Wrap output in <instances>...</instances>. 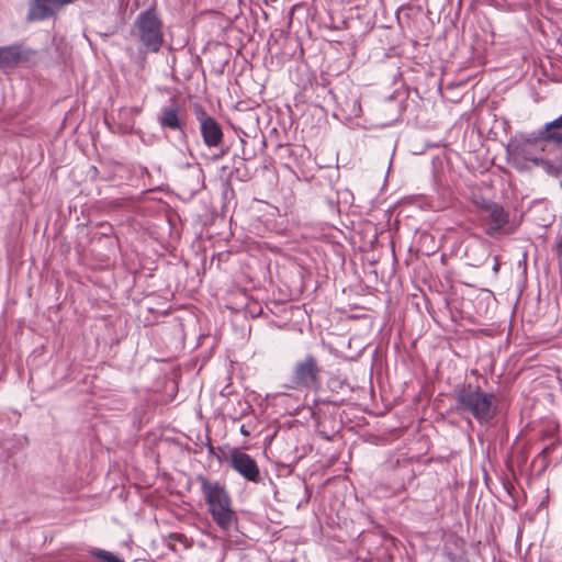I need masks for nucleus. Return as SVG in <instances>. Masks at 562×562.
<instances>
[{"label":"nucleus","instance_id":"obj_1","mask_svg":"<svg viewBox=\"0 0 562 562\" xmlns=\"http://www.w3.org/2000/svg\"><path fill=\"white\" fill-rule=\"evenodd\" d=\"M559 139L554 134L546 135L541 128L517 133L508 143L507 153L515 159L541 166L548 175L558 177L562 173V155L554 142Z\"/></svg>","mask_w":562,"mask_h":562},{"label":"nucleus","instance_id":"obj_2","mask_svg":"<svg viewBox=\"0 0 562 562\" xmlns=\"http://www.w3.org/2000/svg\"><path fill=\"white\" fill-rule=\"evenodd\" d=\"M131 35L139 43L136 52L131 47L126 54L140 68L145 67L147 54H157L165 44L164 22L155 5L140 11L131 27Z\"/></svg>","mask_w":562,"mask_h":562},{"label":"nucleus","instance_id":"obj_3","mask_svg":"<svg viewBox=\"0 0 562 562\" xmlns=\"http://www.w3.org/2000/svg\"><path fill=\"white\" fill-rule=\"evenodd\" d=\"M498 408L494 393L485 392L479 385L462 384L454 391V411L460 415H470L479 424L491 423Z\"/></svg>","mask_w":562,"mask_h":562},{"label":"nucleus","instance_id":"obj_4","mask_svg":"<svg viewBox=\"0 0 562 562\" xmlns=\"http://www.w3.org/2000/svg\"><path fill=\"white\" fill-rule=\"evenodd\" d=\"M474 204L480 211L483 221L488 225L486 234L493 236L509 223V214L504 207L485 198H476Z\"/></svg>","mask_w":562,"mask_h":562},{"label":"nucleus","instance_id":"obj_5","mask_svg":"<svg viewBox=\"0 0 562 562\" xmlns=\"http://www.w3.org/2000/svg\"><path fill=\"white\" fill-rule=\"evenodd\" d=\"M156 120L162 131L178 132L180 139L187 142V112L176 101L164 105L157 113Z\"/></svg>","mask_w":562,"mask_h":562},{"label":"nucleus","instance_id":"obj_6","mask_svg":"<svg viewBox=\"0 0 562 562\" xmlns=\"http://www.w3.org/2000/svg\"><path fill=\"white\" fill-rule=\"evenodd\" d=\"M194 113L196 121L199 122L203 144L207 148L222 147L224 144V133L216 119L206 113L202 106H196Z\"/></svg>","mask_w":562,"mask_h":562},{"label":"nucleus","instance_id":"obj_7","mask_svg":"<svg viewBox=\"0 0 562 562\" xmlns=\"http://www.w3.org/2000/svg\"><path fill=\"white\" fill-rule=\"evenodd\" d=\"M76 0H29L25 21L27 23L42 22L56 18L67 5Z\"/></svg>","mask_w":562,"mask_h":562},{"label":"nucleus","instance_id":"obj_8","mask_svg":"<svg viewBox=\"0 0 562 562\" xmlns=\"http://www.w3.org/2000/svg\"><path fill=\"white\" fill-rule=\"evenodd\" d=\"M229 465L245 480L254 483L260 481V471L257 462L248 453L233 449L231 451Z\"/></svg>","mask_w":562,"mask_h":562},{"label":"nucleus","instance_id":"obj_9","mask_svg":"<svg viewBox=\"0 0 562 562\" xmlns=\"http://www.w3.org/2000/svg\"><path fill=\"white\" fill-rule=\"evenodd\" d=\"M196 481L201 485V492L207 508L232 501L225 486L218 481H212L204 475H198Z\"/></svg>","mask_w":562,"mask_h":562},{"label":"nucleus","instance_id":"obj_10","mask_svg":"<svg viewBox=\"0 0 562 562\" xmlns=\"http://www.w3.org/2000/svg\"><path fill=\"white\" fill-rule=\"evenodd\" d=\"M316 381V361L313 355H307L299 361L293 370L292 382L295 386H308Z\"/></svg>","mask_w":562,"mask_h":562},{"label":"nucleus","instance_id":"obj_11","mask_svg":"<svg viewBox=\"0 0 562 562\" xmlns=\"http://www.w3.org/2000/svg\"><path fill=\"white\" fill-rule=\"evenodd\" d=\"M207 510L213 521L223 532H229L236 527L237 516L232 507V501L207 508Z\"/></svg>","mask_w":562,"mask_h":562},{"label":"nucleus","instance_id":"obj_12","mask_svg":"<svg viewBox=\"0 0 562 562\" xmlns=\"http://www.w3.org/2000/svg\"><path fill=\"white\" fill-rule=\"evenodd\" d=\"M22 59V47L19 44L0 46V69L16 67Z\"/></svg>","mask_w":562,"mask_h":562},{"label":"nucleus","instance_id":"obj_13","mask_svg":"<svg viewBox=\"0 0 562 562\" xmlns=\"http://www.w3.org/2000/svg\"><path fill=\"white\" fill-rule=\"evenodd\" d=\"M562 128V114L557 117L555 120L546 123L541 130L542 132L548 134H554L560 139L555 140L554 143L558 145L559 154L562 155V132L560 131Z\"/></svg>","mask_w":562,"mask_h":562},{"label":"nucleus","instance_id":"obj_14","mask_svg":"<svg viewBox=\"0 0 562 562\" xmlns=\"http://www.w3.org/2000/svg\"><path fill=\"white\" fill-rule=\"evenodd\" d=\"M89 553L91 557H93L98 560H101L103 562H124L122 559L116 557L114 553L103 550V549L92 548L89 551Z\"/></svg>","mask_w":562,"mask_h":562},{"label":"nucleus","instance_id":"obj_15","mask_svg":"<svg viewBox=\"0 0 562 562\" xmlns=\"http://www.w3.org/2000/svg\"><path fill=\"white\" fill-rule=\"evenodd\" d=\"M443 554L449 560V562H469L467 552L452 550L450 544H445Z\"/></svg>","mask_w":562,"mask_h":562},{"label":"nucleus","instance_id":"obj_16","mask_svg":"<svg viewBox=\"0 0 562 562\" xmlns=\"http://www.w3.org/2000/svg\"><path fill=\"white\" fill-rule=\"evenodd\" d=\"M446 544H450V548H452V550H457L459 552H467L465 541L461 537H458L456 535L450 536Z\"/></svg>","mask_w":562,"mask_h":562},{"label":"nucleus","instance_id":"obj_17","mask_svg":"<svg viewBox=\"0 0 562 562\" xmlns=\"http://www.w3.org/2000/svg\"><path fill=\"white\" fill-rule=\"evenodd\" d=\"M239 431L245 437H249L251 435V429L247 425H241L240 428H239Z\"/></svg>","mask_w":562,"mask_h":562},{"label":"nucleus","instance_id":"obj_18","mask_svg":"<svg viewBox=\"0 0 562 562\" xmlns=\"http://www.w3.org/2000/svg\"><path fill=\"white\" fill-rule=\"evenodd\" d=\"M551 449H552V446H548V447L543 448L541 450V452L539 453V456L547 458V456L550 453Z\"/></svg>","mask_w":562,"mask_h":562},{"label":"nucleus","instance_id":"obj_19","mask_svg":"<svg viewBox=\"0 0 562 562\" xmlns=\"http://www.w3.org/2000/svg\"><path fill=\"white\" fill-rule=\"evenodd\" d=\"M336 436H337V432H335L333 436L324 435V436H322V437H323L325 440H327V441H328V440L334 439Z\"/></svg>","mask_w":562,"mask_h":562},{"label":"nucleus","instance_id":"obj_20","mask_svg":"<svg viewBox=\"0 0 562 562\" xmlns=\"http://www.w3.org/2000/svg\"><path fill=\"white\" fill-rule=\"evenodd\" d=\"M498 269H499V265H498L497 258H495V265H493V270L495 272H498Z\"/></svg>","mask_w":562,"mask_h":562},{"label":"nucleus","instance_id":"obj_21","mask_svg":"<svg viewBox=\"0 0 562 562\" xmlns=\"http://www.w3.org/2000/svg\"><path fill=\"white\" fill-rule=\"evenodd\" d=\"M224 154H225V150H223V149H222V150L220 151V154H216V155L214 156V159H218V158L223 157V156H224Z\"/></svg>","mask_w":562,"mask_h":562},{"label":"nucleus","instance_id":"obj_22","mask_svg":"<svg viewBox=\"0 0 562 562\" xmlns=\"http://www.w3.org/2000/svg\"><path fill=\"white\" fill-rule=\"evenodd\" d=\"M328 206L331 210H336V204L335 203L328 202Z\"/></svg>","mask_w":562,"mask_h":562},{"label":"nucleus","instance_id":"obj_23","mask_svg":"<svg viewBox=\"0 0 562 562\" xmlns=\"http://www.w3.org/2000/svg\"><path fill=\"white\" fill-rule=\"evenodd\" d=\"M560 187H561V189H562V179H561V182H560Z\"/></svg>","mask_w":562,"mask_h":562}]
</instances>
